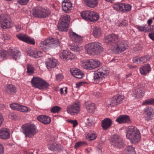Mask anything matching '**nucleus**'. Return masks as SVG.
Listing matches in <instances>:
<instances>
[{"mask_svg":"<svg viewBox=\"0 0 154 154\" xmlns=\"http://www.w3.org/2000/svg\"><path fill=\"white\" fill-rule=\"evenodd\" d=\"M97 135L94 131H90L86 134V138L90 140H95L97 137Z\"/></svg>","mask_w":154,"mask_h":154,"instance_id":"72a5a7b5","label":"nucleus"},{"mask_svg":"<svg viewBox=\"0 0 154 154\" xmlns=\"http://www.w3.org/2000/svg\"><path fill=\"white\" fill-rule=\"evenodd\" d=\"M148 36L149 38L152 40H154V31L149 34Z\"/></svg>","mask_w":154,"mask_h":154,"instance_id":"bf43d9fd","label":"nucleus"},{"mask_svg":"<svg viewBox=\"0 0 154 154\" xmlns=\"http://www.w3.org/2000/svg\"><path fill=\"white\" fill-rule=\"evenodd\" d=\"M61 22H63L68 25L70 21V17L68 15H65L62 17L59 20Z\"/></svg>","mask_w":154,"mask_h":154,"instance_id":"58836bf2","label":"nucleus"},{"mask_svg":"<svg viewBox=\"0 0 154 154\" xmlns=\"http://www.w3.org/2000/svg\"><path fill=\"white\" fill-rule=\"evenodd\" d=\"M48 147L49 149L51 151H55L57 149V148L55 145L53 144H49Z\"/></svg>","mask_w":154,"mask_h":154,"instance_id":"864d4df0","label":"nucleus"},{"mask_svg":"<svg viewBox=\"0 0 154 154\" xmlns=\"http://www.w3.org/2000/svg\"><path fill=\"white\" fill-rule=\"evenodd\" d=\"M146 113L148 116H151L154 114V109L151 107H148L146 109Z\"/></svg>","mask_w":154,"mask_h":154,"instance_id":"a19ab883","label":"nucleus"},{"mask_svg":"<svg viewBox=\"0 0 154 154\" xmlns=\"http://www.w3.org/2000/svg\"><path fill=\"white\" fill-rule=\"evenodd\" d=\"M3 120V117L1 114L0 113V126L1 125Z\"/></svg>","mask_w":154,"mask_h":154,"instance_id":"69168bd1","label":"nucleus"},{"mask_svg":"<svg viewBox=\"0 0 154 154\" xmlns=\"http://www.w3.org/2000/svg\"><path fill=\"white\" fill-rule=\"evenodd\" d=\"M8 55V51H7L4 49L0 50V57L1 58H3L6 57Z\"/></svg>","mask_w":154,"mask_h":154,"instance_id":"49530a36","label":"nucleus"},{"mask_svg":"<svg viewBox=\"0 0 154 154\" xmlns=\"http://www.w3.org/2000/svg\"><path fill=\"white\" fill-rule=\"evenodd\" d=\"M5 90L8 93H11L16 92V88L12 85L9 84L6 85L4 87Z\"/></svg>","mask_w":154,"mask_h":154,"instance_id":"c85d7f7f","label":"nucleus"},{"mask_svg":"<svg viewBox=\"0 0 154 154\" xmlns=\"http://www.w3.org/2000/svg\"><path fill=\"white\" fill-rule=\"evenodd\" d=\"M20 106V104L16 103H12L10 105V107L12 109L18 110H19Z\"/></svg>","mask_w":154,"mask_h":154,"instance_id":"09e8293b","label":"nucleus"},{"mask_svg":"<svg viewBox=\"0 0 154 154\" xmlns=\"http://www.w3.org/2000/svg\"><path fill=\"white\" fill-rule=\"evenodd\" d=\"M82 17L88 22H94L97 20L99 18V16L97 12L90 11H86L81 13Z\"/></svg>","mask_w":154,"mask_h":154,"instance_id":"423d86ee","label":"nucleus"},{"mask_svg":"<svg viewBox=\"0 0 154 154\" xmlns=\"http://www.w3.org/2000/svg\"><path fill=\"white\" fill-rule=\"evenodd\" d=\"M68 25L66 23L59 21L57 26L58 29L60 31H66Z\"/></svg>","mask_w":154,"mask_h":154,"instance_id":"c756f323","label":"nucleus"},{"mask_svg":"<svg viewBox=\"0 0 154 154\" xmlns=\"http://www.w3.org/2000/svg\"><path fill=\"white\" fill-rule=\"evenodd\" d=\"M84 84L82 82H79L76 84V87L79 88L82 85Z\"/></svg>","mask_w":154,"mask_h":154,"instance_id":"e2e57ef3","label":"nucleus"},{"mask_svg":"<svg viewBox=\"0 0 154 154\" xmlns=\"http://www.w3.org/2000/svg\"><path fill=\"white\" fill-rule=\"evenodd\" d=\"M29 0H18L17 2L21 5H26Z\"/></svg>","mask_w":154,"mask_h":154,"instance_id":"603ef678","label":"nucleus"},{"mask_svg":"<svg viewBox=\"0 0 154 154\" xmlns=\"http://www.w3.org/2000/svg\"><path fill=\"white\" fill-rule=\"evenodd\" d=\"M91 63H92V66L93 69L98 67L100 66V62L97 60H91Z\"/></svg>","mask_w":154,"mask_h":154,"instance_id":"37998d69","label":"nucleus"},{"mask_svg":"<svg viewBox=\"0 0 154 154\" xmlns=\"http://www.w3.org/2000/svg\"><path fill=\"white\" fill-rule=\"evenodd\" d=\"M118 35L114 34H112L107 35L104 38V41L106 43H109L111 42H114L118 40Z\"/></svg>","mask_w":154,"mask_h":154,"instance_id":"412c9836","label":"nucleus"},{"mask_svg":"<svg viewBox=\"0 0 154 154\" xmlns=\"http://www.w3.org/2000/svg\"><path fill=\"white\" fill-rule=\"evenodd\" d=\"M140 73L143 75H145L148 73L151 70L149 65L146 64L140 68Z\"/></svg>","mask_w":154,"mask_h":154,"instance_id":"bb28decb","label":"nucleus"},{"mask_svg":"<svg viewBox=\"0 0 154 154\" xmlns=\"http://www.w3.org/2000/svg\"><path fill=\"white\" fill-rule=\"evenodd\" d=\"M10 137L9 130L4 128L0 130V138L3 139H6Z\"/></svg>","mask_w":154,"mask_h":154,"instance_id":"a878e982","label":"nucleus"},{"mask_svg":"<svg viewBox=\"0 0 154 154\" xmlns=\"http://www.w3.org/2000/svg\"><path fill=\"white\" fill-rule=\"evenodd\" d=\"M31 109L28 107L20 105L19 111L22 112H26L30 111Z\"/></svg>","mask_w":154,"mask_h":154,"instance_id":"ea45409f","label":"nucleus"},{"mask_svg":"<svg viewBox=\"0 0 154 154\" xmlns=\"http://www.w3.org/2000/svg\"><path fill=\"white\" fill-rule=\"evenodd\" d=\"M4 147L0 143V154H3L4 153Z\"/></svg>","mask_w":154,"mask_h":154,"instance_id":"052dcab7","label":"nucleus"},{"mask_svg":"<svg viewBox=\"0 0 154 154\" xmlns=\"http://www.w3.org/2000/svg\"><path fill=\"white\" fill-rule=\"evenodd\" d=\"M0 24L4 29L10 28L13 25L11 19L8 15L3 14L0 15Z\"/></svg>","mask_w":154,"mask_h":154,"instance_id":"9b49d317","label":"nucleus"},{"mask_svg":"<svg viewBox=\"0 0 154 154\" xmlns=\"http://www.w3.org/2000/svg\"><path fill=\"white\" fill-rule=\"evenodd\" d=\"M101 126L104 130H106L111 125L112 121L110 119L106 118L101 122Z\"/></svg>","mask_w":154,"mask_h":154,"instance_id":"4be33fe9","label":"nucleus"},{"mask_svg":"<svg viewBox=\"0 0 154 154\" xmlns=\"http://www.w3.org/2000/svg\"><path fill=\"white\" fill-rule=\"evenodd\" d=\"M31 83L33 86L40 89H46L49 85V84L45 80L37 77H33L31 80Z\"/></svg>","mask_w":154,"mask_h":154,"instance_id":"6e6552de","label":"nucleus"},{"mask_svg":"<svg viewBox=\"0 0 154 154\" xmlns=\"http://www.w3.org/2000/svg\"><path fill=\"white\" fill-rule=\"evenodd\" d=\"M8 54L10 57L13 60H17L20 59L21 53L16 48L10 47L8 50Z\"/></svg>","mask_w":154,"mask_h":154,"instance_id":"ddd939ff","label":"nucleus"},{"mask_svg":"<svg viewBox=\"0 0 154 154\" xmlns=\"http://www.w3.org/2000/svg\"><path fill=\"white\" fill-rule=\"evenodd\" d=\"M60 109V107L57 106H55L52 108L51 112L53 113L58 112Z\"/></svg>","mask_w":154,"mask_h":154,"instance_id":"3c124183","label":"nucleus"},{"mask_svg":"<svg viewBox=\"0 0 154 154\" xmlns=\"http://www.w3.org/2000/svg\"><path fill=\"white\" fill-rule=\"evenodd\" d=\"M22 132L26 138H31L37 132L35 125L30 123H26L21 126Z\"/></svg>","mask_w":154,"mask_h":154,"instance_id":"f257e3e1","label":"nucleus"},{"mask_svg":"<svg viewBox=\"0 0 154 154\" xmlns=\"http://www.w3.org/2000/svg\"><path fill=\"white\" fill-rule=\"evenodd\" d=\"M17 38L20 40L25 42L34 45L35 41L33 39L30 38L29 37L25 35L19 34L17 35Z\"/></svg>","mask_w":154,"mask_h":154,"instance_id":"dca6fc26","label":"nucleus"},{"mask_svg":"<svg viewBox=\"0 0 154 154\" xmlns=\"http://www.w3.org/2000/svg\"><path fill=\"white\" fill-rule=\"evenodd\" d=\"M80 107L79 103H73L67 106V112L71 115L77 114L80 111Z\"/></svg>","mask_w":154,"mask_h":154,"instance_id":"f8f14e48","label":"nucleus"},{"mask_svg":"<svg viewBox=\"0 0 154 154\" xmlns=\"http://www.w3.org/2000/svg\"><path fill=\"white\" fill-rule=\"evenodd\" d=\"M70 49L72 51L78 52L81 50V48L77 45L72 44L70 45Z\"/></svg>","mask_w":154,"mask_h":154,"instance_id":"c03bdc74","label":"nucleus"},{"mask_svg":"<svg viewBox=\"0 0 154 154\" xmlns=\"http://www.w3.org/2000/svg\"><path fill=\"white\" fill-rule=\"evenodd\" d=\"M30 55L35 58H38L42 56V52L35 49L32 50L30 52Z\"/></svg>","mask_w":154,"mask_h":154,"instance_id":"7c9ffc66","label":"nucleus"},{"mask_svg":"<svg viewBox=\"0 0 154 154\" xmlns=\"http://www.w3.org/2000/svg\"><path fill=\"white\" fill-rule=\"evenodd\" d=\"M69 36L70 39L74 42L76 43H81L82 41V38L74 32H70L69 33Z\"/></svg>","mask_w":154,"mask_h":154,"instance_id":"f3484780","label":"nucleus"},{"mask_svg":"<svg viewBox=\"0 0 154 154\" xmlns=\"http://www.w3.org/2000/svg\"><path fill=\"white\" fill-rule=\"evenodd\" d=\"M152 23V20L151 19H149L147 20V23L149 26H150Z\"/></svg>","mask_w":154,"mask_h":154,"instance_id":"338daca9","label":"nucleus"},{"mask_svg":"<svg viewBox=\"0 0 154 154\" xmlns=\"http://www.w3.org/2000/svg\"><path fill=\"white\" fill-rule=\"evenodd\" d=\"M109 139L111 145L114 147L120 148L123 146L124 141L119 135H112L110 136Z\"/></svg>","mask_w":154,"mask_h":154,"instance_id":"9d476101","label":"nucleus"},{"mask_svg":"<svg viewBox=\"0 0 154 154\" xmlns=\"http://www.w3.org/2000/svg\"><path fill=\"white\" fill-rule=\"evenodd\" d=\"M46 66L49 70L54 68L58 65L57 60L53 58H48L46 63Z\"/></svg>","mask_w":154,"mask_h":154,"instance_id":"2eb2a0df","label":"nucleus"},{"mask_svg":"<svg viewBox=\"0 0 154 154\" xmlns=\"http://www.w3.org/2000/svg\"><path fill=\"white\" fill-rule=\"evenodd\" d=\"M116 121L120 124L128 123L130 122V119L128 116L122 115L116 118Z\"/></svg>","mask_w":154,"mask_h":154,"instance_id":"393cba45","label":"nucleus"},{"mask_svg":"<svg viewBox=\"0 0 154 154\" xmlns=\"http://www.w3.org/2000/svg\"><path fill=\"white\" fill-rule=\"evenodd\" d=\"M127 43L125 41L119 42L116 44H113L110 46V50L113 53H119L121 52L128 48Z\"/></svg>","mask_w":154,"mask_h":154,"instance_id":"1a4fd4ad","label":"nucleus"},{"mask_svg":"<svg viewBox=\"0 0 154 154\" xmlns=\"http://www.w3.org/2000/svg\"><path fill=\"white\" fill-rule=\"evenodd\" d=\"M109 70L105 66H103L94 71L93 79L96 83L101 82L108 75Z\"/></svg>","mask_w":154,"mask_h":154,"instance_id":"7ed1b4c3","label":"nucleus"},{"mask_svg":"<svg viewBox=\"0 0 154 154\" xmlns=\"http://www.w3.org/2000/svg\"><path fill=\"white\" fill-rule=\"evenodd\" d=\"M146 25H143L142 26L137 25L136 27L139 30L145 32L147 31V29L146 28Z\"/></svg>","mask_w":154,"mask_h":154,"instance_id":"de8ad7c7","label":"nucleus"},{"mask_svg":"<svg viewBox=\"0 0 154 154\" xmlns=\"http://www.w3.org/2000/svg\"><path fill=\"white\" fill-rule=\"evenodd\" d=\"M27 72L29 75H32L34 72L35 70L34 67L31 64H27Z\"/></svg>","mask_w":154,"mask_h":154,"instance_id":"e433bc0d","label":"nucleus"},{"mask_svg":"<svg viewBox=\"0 0 154 154\" xmlns=\"http://www.w3.org/2000/svg\"><path fill=\"white\" fill-rule=\"evenodd\" d=\"M86 108L87 111L89 112L93 113L94 111L95 107L94 103H90L86 104Z\"/></svg>","mask_w":154,"mask_h":154,"instance_id":"c9c22d12","label":"nucleus"},{"mask_svg":"<svg viewBox=\"0 0 154 154\" xmlns=\"http://www.w3.org/2000/svg\"><path fill=\"white\" fill-rule=\"evenodd\" d=\"M63 10L67 13L71 10L72 7V4L69 0H64L62 3Z\"/></svg>","mask_w":154,"mask_h":154,"instance_id":"aec40b11","label":"nucleus"},{"mask_svg":"<svg viewBox=\"0 0 154 154\" xmlns=\"http://www.w3.org/2000/svg\"><path fill=\"white\" fill-rule=\"evenodd\" d=\"M124 98V97L122 95H116L110 100L109 106L112 107L119 104L121 103Z\"/></svg>","mask_w":154,"mask_h":154,"instance_id":"4468645a","label":"nucleus"},{"mask_svg":"<svg viewBox=\"0 0 154 154\" xmlns=\"http://www.w3.org/2000/svg\"><path fill=\"white\" fill-rule=\"evenodd\" d=\"M59 45V42L58 39L50 37L42 41L39 44L41 48L45 51L50 48H53Z\"/></svg>","mask_w":154,"mask_h":154,"instance_id":"20e7f679","label":"nucleus"},{"mask_svg":"<svg viewBox=\"0 0 154 154\" xmlns=\"http://www.w3.org/2000/svg\"><path fill=\"white\" fill-rule=\"evenodd\" d=\"M37 119L39 122L45 124H49L51 122L50 118L44 115L38 116L37 117Z\"/></svg>","mask_w":154,"mask_h":154,"instance_id":"b1692460","label":"nucleus"},{"mask_svg":"<svg viewBox=\"0 0 154 154\" xmlns=\"http://www.w3.org/2000/svg\"><path fill=\"white\" fill-rule=\"evenodd\" d=\"M85 48L88 53L90 54H98L103 51L102 44L97 42L89 43L86 45Z\"/></svg>","mask_w":154,"mask_h":154,"instance_id":"39448f33","label":"nucleus"},{"mask_svg":"<svg viewBox=\"0 0 154 154\" xmlns=\"http://www.w3.org/2000/svg\"><path fill=\"white\" fill-rule=\"evenodd\" d=\"M63 78V77L61 74H58L56 75V79L58 81L61 80Z\"/></svg>","mask_w":154,"mask_h":154,"instance_id":"13d9d810","label":"nucleus"},{"mask_svg":"<svg viewBox=\"0 0 154 154\" xmlns=\"http://www.w3.org/2000/svg\"><path fill=\"white\" fill-rule=\"evenodd\" d=\"M32 14L35 17L44 18L48 17L50 12L47 8L37 7L33 9Z\"/></svg>","mask_w":154,"mask_h":154,"instance_id":"0eeeda50","label":"nucleus"},{"mask_svg":"<svg viewBox=\"0 0 154 154\" xmlns=\"http://www.w3.org/2000/svg\"><path fill=\"white\" fill-rule=\"evenodd\" d=\"M8 116L9 118L12 120L14 119L16 117L15 114L13 112L10 113L9 114Z\"/></svg>","mask_w":154,"mask_h":154,"instance_id":"4d7b16f0","label":"nucleus"},{"mask_svg":"<svg viewBox=\"0 0 154 154\" xmlns=\"http://www.w3.org/2000/svg\"><path fill=\"white\" fill-rule=\"evenodd\" d=\"M126 154H135L134 148L131 146H127L125 149Z\"/></svg>","mask_w":154,"mask_h":154,"instance_id":"4c0bfd02","label":"nucleus"},{"mask_svg":"<svg viewBox=\"0 0 154 154\" xmlns=\"http://www.w3.org/2000/svg\"><path fill=\"white\" fill-rule=\"evenodd\" d=\"M125 6L124 5V3H120L119 4L115 5L113 7V8L114 10L124 12V7Z\"/></svg>","mask_w":154,"mask_h":154,"instance_id":"f704fd0d","label":"nucleus"},{"mask_svg":"<svg viewBox=\"0 0 154 154\" xmlns=\"http://www.w3.org/2000/svg\"><path fill=\"white\" fill-rule=\"evenodd\" d=\"M86 123L88 126L90 127L92 125L93 122L92 120L91 119L88 118L87 120Z\"/></svg>","mask_w":154,"mask_h":154,"instance_id":"6e6d98bb","label":"nucleus"},{"mask_svg":"<svg viewBox=\"0 0 154 154\" xmlns=\"http://www.w3.org/2000/svg\"><path fill=\"white\" fill-rule=\"evenodd\" d=\"M73 54L67 50H63L60 54L59 56L62 59L64 60H72V59Z\"/></svg>","mask_w":154,"mask_h":154,"instance_id":"a211bd4d","label":"nucleus"},{"mask_svg":"<svg viewBox=\"0 0 154 154\" xmlns=\"http://www.w3.org/2000/svg\"><path fill=\"white\" fill-rule=\"evenodd\" d=\"M94 94L95 95L96 97H99L101 96L102 95L99 92H94Z\"/></svg>","mask_w":154,"mask_h":154,"instance_id":"0e129e2a","label":"nucleus"},{"mask_svg":"<svg viewBox=\"0 0 154 154\" xmlns=\"http://www.w3.org/2000/svg\"><path fill=\"white\" fill-rule=\"evenodd\" d=\"M93 34L95 37H100L102 34L101 29L98 27H94L93 28Z\"/></svg>","mask_w":154,"mask_h":154,"instance_id":"2f4dec72","label":"nucleus"},{"mask_svg":"<svg viewBox=\"0 0 154 154\" xmlns=\"http://www.w3.org/2000/svg\"><path fill=\"white\" fill-rule=\"evenodd\" d=\"M151 57V55H148L140 58L141 63H143L149 61L150 60Z\"/></svg>","mask_w":154,"mask_h":154,"instance_id":"79ce46f5","label":"nucleus"},{"mask_svg":"<svg viewBox=\"0 0 154 154\" xmlns=\"http://www.w3.org/2000/svg\"><path fill=\"white\" fill-rule=\"evenodd\" d=\"M91 60H87L82 63V66L85 69H93Z\"/></svg>","mask_w":154,"mask_h":154,"instance_id":"473e14b6","label":"nucleus"},{"mask_svg":"<svg viewBox=\"0 0 154 154\" xmlns=\"http://www.w3.org/2000/svg\"><path fill=\"white\" fill-rule=\"evenodd\" d=\"M83 143L81 142L77 143L75 145V147H79L82 145Z\"/></svg>","mask_w":154,"mask_h":154,"instance_id":"680f3d73","label":"nucleus"},{"mask_svg":"<svg viewBox=\"0 0 154 154\" xmlns=\"http://www.w3.org/2000/svg\"><path fill=\"white\" fill-rule=\"evenodd\" d=\"M133 61L134 63H135L137 64L141 63L140 58H138L137 57H134L133 58Z\"/></svg>","mask_w":154,"mask_h":154,"instance_id":"5fc2aeb1","label":"nucleus"},{"mask_svg":"<svg viewBox=\"0 0 154 154\" xmlns=\"http://www.w3.org/2000/svg\"><path fill=\"white\" fill-rule=\"evenodd\" d=\"M148 104L154 105V98H150L145 100L142 104V105Z\"/></svg>","mask_w":154,"mask_h":154,"instance_id":"a18cd8bd","label":"nucleus"},{"mask_svg":"<svg viewBox=\"0 0 154 154\" xmlns=\"http://www.w3.org/2000/svg\"><path fill=\"white\" fill-rule=\"evenodd\" d=\"M70 71L71 74L76 78L81 79L84 77V74L79 69L73 68L71 69Z\"/></svg>","mask_w":154,"mask_h":154,"instance_id":"6ab92c4d","label":"nucleus"},{"mask_svg":"<svg viewBox=\"0 0 154 154\" xmlns=\"http://www.w3.org/2000/svg\"><path fill=\"white\" fill-rule=\"evenodd\" d=\"M132 94L134 97L137 98H140L144 96V91L141 88H137L133 90Z\"/></svg>","mask_w":154,"mask_h":154,"instance_id":"5701e85b","label":"nucleus"},{"mask_svg":"<svg viewBox=\"0 0 154 154\" xmlns=\"http://www.w3.org/2000/svg\"><path fill=\"white\" fill-rule=\"evenodd\" d=\"M72 124H73V127H75L77 126L78 125V123L76 120H74V121H73Z\"/></svg>","mask_w":154,"mask_h":154,"instance_id":"774afa93","label":"nucleus"},{"mask_svg":"<svg viewBox=\"0 0 154 154\" xmlns=\"http://www.w3.org/2000/svg\"><path fill=\"white\" fill-rule=\"evenodd\" d=\"M124 5L125 6L124 7L125 8H124V13L129 11L131 10V6L130 5L128 4H125L124 3Z\"/></svg>","mask_w":154,"mask_h":154,"instance_id":"8fccbe9b","label":"nucleus"},{"mask_svg":"<svg viewBox=\"0 0 154 154\" xmlns=\"http://www.w3.org/2000/svg\"><path fill=\"white\" fill-rule=\"evenodd\" d=\"M126 137L132 143L137 142L140 141L141 136L140 132L137 128L133 126L129 127Z\"/></svg>","mask_w":154,"mask_h":154,"instance_id":"f03ea898","label":"nucleus"},{"mask_svg":"<svg viewBox=\"0 0 154 154\" xmlns=\"http://www.w3.org/2000/svg\"><path fill=\"white\" fill-rule=\"evenodd\" d=\"M85 4L88 6L94 8L98 4V0H84Z\"/></svg>","mask_w":154,"mask_h":154,"instance_id":"cd10ccee","label":"nucleus"}]
</instances>
